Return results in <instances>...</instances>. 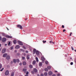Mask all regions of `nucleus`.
<instances>
[{"label": "nucleus", "instance_id": "1", "mask_svg": "<svg viewBox=\"0 0 76 76\" xmlns=\"http://www.w3.org/2000/svg\"><path fill=\"white\" fill-rule=\"evenodd\" d=\"M18 42L19 45H23V43L22 42L20 41H18Z\"/></svg>", "mask_w": 76, "mask_h": 76}, {"label": "nucleus", "instance_id": "2", "mask_svg": "<svg viewBox=\"0 0 76 76\" xmlns=\"http://www.w3.org/2000/svg\"><path fill=\"white\" fill-rule=\"evenodd\" d=\"M17 27L18 28H19L20 29H22V26H21V25H18L17 26Z\"/></svg>", "mask_w": 76, "mask_h": 76}, {"label": "nucleus", "instance_id": "3", "mask_svg": "<svg viewBox=\"0 0 76 76\" xmlns=\"http://www.w3.org/2000/svg\"><path fill=\"white\" fill-rule=\"evenodd\" d=\"M6 38H12V37L8 35H6Z\"/></svg>", "mask_w": 76, "mask_h": 76}, {"label": "nucleus", "instance_id": "4", "mask_svg": "<svg viewBox=\"0 0 76 76\" xmlns=\"http://www.w3.org/2000/svg\"><path fill=\"white\" fill-rule=\"evenodd\" d=\"M9 73V71L7 70L5 72V75H8Z\"/></svg>", "mask_w": 76, "mask_h": 76}, {"label": "nucleus", "instance_id": "5", "mask_svg": "<svg viewBox=\"0 0 76 76\" xmlns=\"http://www.w3.org/2000/svg\"><path fill=\"white\" fill-rule=\"evenodd\" d=\"M2 40L3 42H5V41H6V38H4L2 39Z\"/></svg>", "mask_w": 76, "mask_h": 76}, {"label": "nucleus", "instance_id": "6", "mask_svg": "<svg viewBox=\"0 0 76 76\" xmlns=\"http://www.w3.org/2000/svg\"><path fill=\"white\" fill-rule=\"evenodd\" d=\"M6 50L5 49H3L2 51V53H4L5 52H6Z\"/></svg>", "mask_w": 76, "mask_h": 76}, {"label": "nucleus", "instance_id": "7", "mask_svg": "<svg viewBox=\"0 0 76 76\" xmlns=\"http://www.w3.org/2000/svg\"><path fill=\"white\" fill-rule=\"evenodd\" d=\"M20 48V46L19 45H17L15 47V48L16 49H18V48Z\"/></svg>", "mask_w": 76, "mask_h": 76}, {"label": "nucleus", "instance_id": "8", "mask_svg": "<svg viewBox=\"0 0 76 76\" xmlns=\"http://www.w3.org/2000/svg\"><path fill=\"white\" fill-rule=\"evenodd\" d=\"M6 58L7 60H9L10 59V57L9 55H8L6 56Z\"/></svg>", "mask_w": 76, "mask_h": 76}, {"label": "nucleus", "instance_id": "9", "mask_svg": "<svg viewBox=\"0 0 76 76\" xmlns=\"http://www.w3.org/2000/svg\"><path fill=\"white\" fill-rule=\"evenodd\" d=\"M48 75H53V72L51 71H50L48 72Z\"/></svg>", "mask_w": 76, "mask_h": 76}, {"label": "nucleus", "instance_id": "10", "mask_svg": "<svg viewBox=\"0 0 76 76\" xmlns=\"http://www.w3.org/2000/svg\"><path fill=\"white\" fill-rule=\"evenodd\" d=\"M41 60L42 61H44V60H45V58L43 57H41Z\"/></svg>", "mask_w": 76, "mask_h": 76}, {"label": "nucleus", "instance_id": "11", "mask_svg": "<svg viewBox=\"0 0 76 76\" xmlns=\"http://www.w3.org/2000/svg\"><path fill=\"white\" fill-rule=\"evenodd\" d=\"M7 54L5 53L3 55V57H6V56H7Z\"/></svg>", "mask_w": 76, "mask_h": 76}, {"label": "nucleus", "instance_id": "12", "mask_svg": "<svg viewBox=\"0 0 76 76\" xmlns=\"http://www.w3.org/2000/svg\"><path fill=\"white\" fill-rule=\"evenodd\" d=\"M36 63V61H34L33 62V65H34V66H35V63Z\"/></svg>", "mask_w": 76, "mask_h": 76}, {"label": "nucleus", "instance_id": "13", "mask_svg": "<svg viewBox=\"0 0 76 76\" xmlns=\"http://www.w3.org/2000/svg\"><path fill=\"white\" fill-rule=\"evenodd\" d=\"M37 51V50H36V49H34L33 50V53L34 54H35V53H36Z\"/></svg>", "mask_w": 76, "mask_h": 76}, {"label": "nucleus", "instance_id": "14", "mask_svg": "<svg viewBox=\"0 0 76 76\" xmlns=\"http://www.w3.org/2000/svg\"><path fill=\"white\" fill-rule=\"evenodd\" d=\"M34 72H35V73L37 72V69H36V68L34 69Z\"/></svg>", "mask_w": 76, "mask_h": 76}, {"label": "nucleus", "instance_id": "15", "mask_svg": "<svg viewBox=\"0 0 76 76\" xmlns=\"http://www.w3.org/2000/svg\"><path fill=\"white\" fill-rule=\"evenodd\" d=\"M13 42L15 44H16V43L17 41H16V40H14L13 41Z\"/></svg>", "mask_w": 76, "mask_h": 76}, {"label": "nucleus", "instance_id": "16", "mask_svg": "<svg viewBox=\"0 0 76 76\" xmlns=\"http://www.w3.org/2000/svg\"><path fill=\"white\" fill-rule=\"evenodd\" d=\"M23 65H26V62L25 61H24L23 62Z\"/></svg>", "mask_w": 76, "mask_h": 76}, {"label": "nucleus", "instance_id": "17", "mask_svg": "<svg viewBox=\"0 0 76 76\" xmlns=\"http://www.w3.org/2000/svg\"><path fill=\"white\" fill-rule=\"evenodd\" d=\"M42 62H40L39 63V66H42Z\"/></svg>", "mask_w": 76, "mask_h": 76}, {"label": "nucleus", "instance_id": "18", "mask_svg": "<svg viewBox=\"0 0 76 76\" xmlns=\"http://www.w3.org/2000/svg\"><path fill=\"white\" fill-rule=\"evenodd\" d=\"M29 55H28L27 56V59H28V60L29 59Z\"/></svg>", "mask_w": 76, "mask_h": 76}, {"label": "nucleus", "instance_id": "19", "mask_svg": "<svg viewBox=\"0 0 76 76\" xmlns=\"http://www.w3.org/2000/svg\"><path fill=\"white\" fill-rule=\"evenodd\" d=\"M44 75H45V76H47V75H48V73L47 72H45L44 74Z\"/></svg>", "mask_w": 76, "mask_h": 76}, {"label": "nucleus", "instance_id": "20", "mask_svg": "<svg viewBox=\"0 0 76 76\" xmlns=\"http://www.w3.org/2000/svg\"><path fill=\"white\" fill-rule=\"evenodd\" d=\"M36 54L37 55H39V52L38 51H37L36 52Z\"/></svg>", "mask_w": 76, "mask_h": 76}, {"label": "nucleus", "instance_id": "21", "mask_svg": "<svg viewBox=\"0 0 76 76\" xmlns=\"http://www.w3.org/2000/svg\"><path fill=\"white\" fill-rule=\"evenodd\" d=\"M11 76H14V72H13L11 73Z\"/></svg>", "mask_w": 76, "mask_h": 76}, {"label": "nucleus", "instance_id": "22", "mask_svg": "<svg viewBox=\"0 0 76 76\" xmlns=\"http://www.w3.org/2000/svg\"><path fill=\"white\" fill-rule=\"evenodd\" d=\"M13 62H14V63H15L16 62V60L15 59H13Z\"/></svg>", "mask_w": 76, "mask_h": 76}, {"label": "nucleus", "instance_id": "23", "mask_svg": "<svg viewBox=\"0 0 76 76\" xmlns=\"http://www.w3.org/2000/svg\"><path fill=\"white\" fill-rule=\"evenodd\" d=\"M45 71H46V72H47V71L48 70V69L47 68H46L45 69Z\"/></svg>", "mask_w": 76, "mask_h": 76}, {"label": "nucleus", "instance_id": "24", "mask_svg": "<svg viewBox=\"0 0 76 76\" xmlns=\"http://www.w3.org/2000/svg\"><path fill=\"white\" fill-rule=\"evenodd\" d=\"M30 68H32V65H30L29 66Z\"/></svg>", "mask_w": 76, "mask_h": 76}, {"label": "nucleus", "instance_id": "25", "mask_svg": "<svg viewBox=\"0 0 76 76\" xmlns=\"http://www.w3.org/2000/svg\"><path fill=\"white\" fill-rule=\"evenodd\" d=\"M16 61L17 63H19V59H17L16 60Z\"/></svg>", "mask_w": 76, "mask_h": 76}, {"label": "nucleus", "instance_id": "26", "mask_svg": "<svg viewBox=\"0 0 76 76\" xmlns=\"http://www.w3.org/2000/svg\"><path fill=\"white\" fill-rule=\"evenodd\" d=\"M36 59L37 61V62L38 61V58L37 57L36 58Z\"/></svg>", "mask_w": 76, "mask_h": 76}, {"label": "nucleus", "instance_id": "27", "mask_svg": "<svg viewBox=\"0 0 76 76\" xmlns=\"http://www.w3.org/2000/svg\"><path fill=\"white\" fill-rule=\"evenodd\" d=\"M45 63L46 64H48V62L47 61H45Z\"/></svg>", "mask_w": 76, "mask_h": 76}, {"label": "nucleus", "instance_id": "28", "mask_svg": "<svg viewBox=\"0 0 76 76\" xmlns=\"http://www.w3.org/2000/svg\"><path fill=\"white\" fill-rule=\"evenodd\" d=\"M50 43H52V44H54V42H52V41H50Z\"/></svg>", "mask_w": 76, "mask_h": 76}, {"label": "nucleus", "instance_id": "29", "mask_svg": "<svg viewBox=\"0 0 76 76\" xmlns=\"http://www.w3.org/2000/svg\"><path fill=\"white\" fill-rule=\"evenodd\" d=\"M47 68H48V69H51V66H48Z\"/></svg>", "mask_w": 76, "mask_h": 76}, {"label": "nucleus", "instance_id": "30", "mask_svg": "<svg viewBox=\"0 0 76 76\" xmlns=\"http://www.w3.org/2000/svg\"><path fill=\"white\" fill-rule=\"evenodd\" d=\"M2 67V65L1 64H0V69Z\"/></svg>", "mask_w": 76, "mask_h": 76}, {"label": "nucleus", "instance_id": "31", "mask_svg": "<svg viewBox=\"0 0 76 76\" xmlns=\"http://www.w3.org/2000/svg\"><path fill=\"white\" fill-rule=\"evenodd\" d=\"M26 69H23V71H26Z\"/></svg>", "mask_w": 76, "mask_h": 76}, {"label": "nucleus", "instance_id": "32", "mask_svg": "<svg viewBox=\"0 0 76 76\" xmlns=\"http://www.w3.org/2000/svg\"><path fill=\"white\" fill-rule=\"evenodd\" d=\"M4 69V68H2V69L0 70V71L1 72H2V71H3V69Z\"/></svg>", "mask_w": 76, "mask_h": 76}, {"label": "nucleus", "instance_id": "33", "mask_svg": "<svg viewBox=\"0 0 76 76\" xmlns=\"http://www.w3.org/2000/svg\"><path fill=\"white\" fill-rule=\"evenodd\" d=\"M22 60H24L25 59V57H22Z\"/></svg>", "mask_w": 76, "mask_h": 76}, {"label": "nucleus", "instance_id": "34", "mask_svg": "<svg viewBox=\"0 0 76 76\" xmlns=\"http://www.w3.org/2000/svg\"><path fill=\"white\" fill-rule=\"evenodd\" d=\"M73 63L72 62H71L70 63L71 65H73Z\"/></svg>", "mask_w": 76, "mask_h": 76}, {"label": "nucleus", "instance_id": "35", "mask_svg": "<svg viewBox=\"0 0 76 76\" xmlns=\"http://www.w3.org/2000/svg\"><path fill=\"white\" fill-rule=\"evenodd\" d=\"M2 35H3V36H5V34H4V33H2Z\"/></svg>", "mask_w": 76, "mask_h": 76}, {"label": "nucleus", "instance_id": "36", "mask_svg": "<svg viewBox=\"0 0 76 76\" xmlns=\"http://www.w3.org/2000/svg\"><path fill=\"white\" fill-rule=\"evenodd\" d=\"M28 74H29V72H27L26 73V75H28Z\"/></svg>", "mask_w": 76, "mask_h": 76}, {"label": "nucleus", "instance_id": "37", "mask_svg": "<svg viewBox=\"0 0 76 76\" xmlns=\"http://www.w3.org/2000/svg\"><path fill=\"white\" fill-rule=\"evenodd\" d=\"M13 47H11V50H13Z\"/></svg>", "mask_w": 76, "mask_h": 76}, {"label": "nucleus", "instance_id": "38", "mask_svg": "<svg viewBox=\"0 0 76 76\" xmlns=\"http://www.w3.org/2000/svg\"><path fill=\"white\" fill-rule=\"evenodd\" d=\"M20 50L21 51H24V50L22 49H21Z\"/></svg>", "mask_w": 76, "mask_h": 76}, {"label": "nucleus", "instance_id": "39", "mask_svg": "<svg viewBox=\"0 0 76 76\" xmlns=\"http://www.w3.org/2000/svg\"><path fill=\"white\" fill-rule=\"evenodd\" d=\"M62 28H64V25H63L62 26Z\"/></svg>", "mask_w": 76, "mask_h": 76}, {"label": "nucleus", "instance_id": "40", "mask_svg": "<svg viewBox=\"0 0 76 76\" xmlns=\"http://www.w3.org/2000/svg\"><path fill=\"white\" fill-rule=\"evenodd\" d=\"M72 32H71L69 34V36H71V35H72Z\"/></svg>", "mask_w": 76, "mask_h": 76}, {"label": "nucleus", "instance_id": "41", "mask_svg": "<svg viewBox=\"0 0 76 76\" xmlns=\"http://www.w3.org/2000/svg\"><path fill=\"white\" fill-rule=\"evenodd\" d=\"M71 48H72V50H74V49H73V48L72 47H71Z\"/></svg>", "mask_w": 76, "mask_h": 76}, {"label": "nucleus", "instance_id": "42", "mask_svg": "<svg viewBox=\"0 0 76 76\" xmlns=\"http://www.w3.org/2000/svg\"><path fill=\"white\" fill-rule=\"evenodd\" d=\"M40 76H44V75H43V74H42L41 75H40Z\"/></svg>", "mask_w": 76, "mask_h": 76}, {"label": "nucleus", "instance_id": "43", "mask_svg": "<svg viewBox=\"0 0 76 76\" xmlns=\"http://www.w3.org/2000/svg\"><path fill=\"white\" fill-rule=\"evenodd\" d=\"M23 48H24V49H26V48L24 46H23Z\"/></svg>", "mask_w": 76, "mask_h": 76}, {"label": "nucleus", "instance_id": "44", "mask_svg": "<svg viewBox=\"0 0 76 76\" xmlns=\"http://www.w3.org/2000/svg\"><path fill=\"white\" fill-rule=\"evenodd\" d=\"M10 42H9L8 43V45H10Z\"/></svg>", "mask_w": 76, "mask_h": 76}, {"label": "nucleus", "instance_id": "45", "mask_svg": "<svg viewBox=\"0 0 76 76\" xmlns=\"http://www.w3.org/2000/svg\"><path fill=\"white\" fill-rule=\"evenodd\" d=\"M57 76H60V75L59 74H57Z\"/></svg>", "mask_w": 76, "mask_h": 76}, {"label": "nucleus", "instance_id": "46", "mask_svg": "<svg viewBox=\"0 0 76 76\" xmlns=\"http://www.w3.org/2000/svg\"><path fill=\"white\" fill-rule=\"evenodd\" d=\"M65 31H66V29H64L63 30V32H65Z\"/></svg>", "mask_w": 76, "mask_h": 76}, {"label": "nucleus", "instance_id": "47", "mask_svg": "<svg viewBox=\"0 0 76 76\" xmlns=\"http://www.w3.org/2000/svg\"><path fill=\"white\" fill-rule=\"evenodd\" d=\"M31 73L33 74H34V71H31Z\"/></svg>", "mask_w": 76, "mask_h": 76}, {"label": "nucleus", "instance_id": "48", "mask_svg": "<svg viewBox=\"0 0 76 76\" xmlns=\"http://www.w3.org/2000/svg\"><path fill=\"white\" fill-rule=\"evenodd\" d=\"M15 53H17V50H15Z\"/></svg>", "mask_w": 76, "mask_h": 76}, {"label": "nucleus", "instance_id": "49", "mask_svg": "<svg viewBox=\"0 0 76 76\" xmlns=\"http://www.w3.org/2000/svg\"><path fill=\"white\" fill-rule=\"evenodd\" d=\"M26 53H28V50H26Z\"/></svg>", "mask_w": 76, "mask_h": 76}, {"label": "nucleus", "instance_id": "50", "mask_svg": "<svg viewBox=\"0 0 76 76\" xmlns=\"http://www.w3.org/2000/svg\"><path fill=\"white\" fill-rule=\"evenodd\" d=\"M1 37H0V40H1Z\"/></svg>", "mask_w": 76, "mask_h": 76}, {"label": "nucleus", "instance_id": "51", "mask_svg": "<svg viewBox=\"0 0 76 76\" xmlns=\"http://www.w3.org/2000/svg\"><path fill=\"white\" fill-rule=\"evenodd\" d=\"M20 66H21V65H22V63H21L20 64Z\"/></svg>", "mask_w": 76, "mask_h": 76}, {"label": "nucleus", "instance_id": "52", "mask_svg": "<svg viewBox=\"0 0 76 76\" xmlns=\"http://www.w3.org/2000/svg\"><path fill=\"white\" fill-rule=\"evenodd\" d=\"M7 29L8 30V31H9V29H8V28H7Z\"/></svg>", "mask_w": 76, "mask_h": 76}, {"label": "nucleus", "instance_id": "53", "mask_svg": "<svg viewBox=\"0 0 76 76\" xmlns=\"http://www.w3.org/2000/svg\"><path fill=\"white\" fill-rule=\"evenodd\" d=\"M11 63H13V61H11Z\"/></svg>", "mask_w": 76, "mask_h": 76}, {"label": "nucleus", "instance_id": "54", "mask_svg": "<svg viewBox=\"0 0 76 76\" xmlns=\"http://www.w3.org/2000/svg\"><path fill=\"white\" fill-rule=\"evenodd\" d=\"M43 43H45V41H44V40H43Z\"/></svg>", "mask_w": 76, "mask_h": 76}, {"label": "nucleus", "instance_id": "55", "mask_svg": "<svg viewBox=\"0 0 76 76\" xmlns=\"http://www.w3.org/2000/svg\"><path fill=\"white\" fill-rule=\"evenodd\" d=\"M55 73H56V72H57V71H55Z\"/></svg>", "mask_w": 76, "mask_h": 76}, {"label": "nucleus", "instance_id": "56", "mask_svg": "<svg viewBox=\"0 0 76 76\" xmlns=\"http://www.w3.org/2000/svg\"><path fill=\"white\" fill-rule=\"evenodd\" d=\"M26 55V54L24 53V56H25Z\"/></svg>", "mask_w": 76, "mask_h": 76}, {"label": "nucleus", "instance_id": "57", "mask_svg": "<svg viewBox=\"0 0 76 76\" xmlns=\"http://www.w3.org/2000/svg\"><path fill=\"white\" fill-rule=\"evenodd\" d=\"M52 76H56V75H53Z\"/></svg>", "mask_w": 76, "mask_h": 76}, {"label": "nucleus", "instance_id": "58", "mask_svg": "<svg viewBox=\"0 0 76 76\" xmlns=\"http://www.w3.org/2000/svg\"><path fill=\"white\" fill-rule=\"evenodd\" d=\"M25 20H28V18H26V19H25Z\"/></svg>", "mask_w": 76, "mask_h": 76}, {"label": "nucleus", "instance_id": "59", "mask_svg": "<svg viewBox=\"0 0 76 76\" xmlns=\"http://www.w3.org/2000/svg\"><path fill=\"white\" fill-rule=\"evenodd\" d=\"M37 76H39V74H38Z\"/></svg>", "mask_w": 76, "mask_h": 76}, {"label": "nucleus", "instance_id": "60", "mask_svg": "<svg viewBox=\"0 0 76 76\" xmlns=\"http://www.w3.org/2000/svg\"><path fill=\"white\" fill-rule=\"evenodd\" d=\"M5 46H6V45H7V44H5Z\"/></svg>", "mask_w": 76, "mask_h": 76}, {"label": "nucleus", "instance_id": "61", "mask_svg": "<svg viewBox=\"0 0 76 76\" xmlns=\"http://www.w3.org/2000/svg\"><path fill=\"white\" fill-rule=\"evenodd\" d=\"M1 44H0V47H1Z\"/></svg>", "mask_w": 76, "mask_h": 76}, {"label": "nucleus", "instance_id": "62", "mask_svg": "<svg viewBox=\"0 0 76 76\" xmlns=\"http://www.w3.org/2000/svg\"><path fill=\"white\" fill-rule=\"evenodd\" d=\"M25 76H28V75H25Z\"/></svg>", "mask_w": 76, "mask_h": 76}, {"label": "nucleus", "instance_id": "63", "mask_svg": "<svg viewBox=\"0 0 76 76\" xmlns=\"http://www.w3.org/2000/svg\"><path fill=\"white\" fill-rule=\"evenodd\" d=\"M44 42H46V41H45Z\"/></svg>", "mask_w": 76, "mask_h": 76}, {"label": "nucleus", "instance_id": "64", "mask_svg": "<svg viewBox=\"0 0 76 76\" xmlns=\"http://www.w3.org/2000/svg\"><path fill=\"white\" fill-rule=\"evenodd\" d=\"M75 52H76V50H75Z\"/></svg>", "mask_w": 76, "mask_h": 76}]
</instances>
